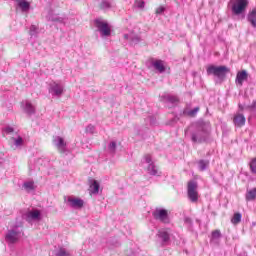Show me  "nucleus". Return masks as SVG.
I'll return each mask as SVG.
<instances>
[{
  "label": "nucleus",
  "mask_w": 256,
  "mask_h": 256,
  "mask_svg": "<svg viewBox=\"0 0 256 256\" xmlns=\"http://www.w3.org/2000/svg\"><path fill=\"white\" fill-rule=\"evenodd\" d=\"M239 109H241V111H243V109H252V110H256V100H254L252 102V104H239Z\"/></svg>",
  "instance_id": "27"
},
{
  "label": "nucleus",
  "mask_w": 256,
  "mask_h": 256,
  "mask_svg": "<svg viewBox=\"0 0 256 256\" xmlns=\"http://www.w3.org/2000/svg\"><path fill=\"white\" fill-rule=\"evenodd\" d=\"M68 203L69 206L72 207L73 209H81L83 208V205H85V201L81 198H68Z\"/></svg>",
  "instance_id": "13"
},
{
  "label": "nucleus",
  "mask_w": 256,
  "mask_h": 256,
  "mask_svg": "<svg viewBox=\"0 0 256 256\" xmlns=\"http://www.w3.org/2000/svg\"><path fill=\"white\" fill-rule=\"evenodd\" d=\"M185 223L191 225L193 222L191 221V218H185Z\"/></svg>",
  "instance_id": "42"
},
{
  "label": "nucleus",
  "mask_w": 256,
  "mask_h": 256,
  "mask_svg": "<svg viewBox=\"0 0 256 256\" xmlns=\"http://www.w3.org/2000/svg\"><path fill=\"white\" fill-rule=\"evenodd\" d=\"M165 12V7L160 6L156 9V15H161V13Z\"/></svg>",
  "instance_id": "39"
},
{
  "label": "nucleus",
  "mask_w": 256,
  "mask_h": 256,
  "mask_svg": "<svg viewBox=\"0 0 256 256\" xmlns=\"http://www.w3.org/2000/svg\"><path fill=\"white\" fill-rule=\"evenodd\" d=\"M23 226L21 225H14L5 234V241L9 247L11 245H16V243H19L21 240V237H23Z\"/></svg>",
  "instance_id": "2"
},
{
  "label": "nucleus",
  "mask_w": 256,
  "mask_h": 256,
  "mask_svg": "<svg viewBox=\"0 0 256 256\" xmlns=\"http://www.w3.org/2000/svg\"><path fill=\"white\" fill-rule=\"evenodd\" d=\"M242 217L243 215H241V213H235L231 219V223H233V225H239V223H241Z\"/></svg>",
  "instance_id": "28"
},
{
  "label": "nucleus",
  "mask_w": 256,
  "mask_h": 256,
  "mask_svg": "<svg viewBox=\"0 0 256 256\" xmlns=\"http://www.w3.org/2000/svg\"><path fill=\"white\" fill-rule=\"evenodd\" d=\"M199 106L193 108V109H189V108H185L183 110L182 115H185L186 117H197V114L199 113Z\"/></svg>",
  "instance_id": "19"
},
{
  "label": "nucleus",
  "mask_w": 256,
  "mask_h": 256,
  "mask_svg": "<svg viewBox=\"0 0 256 256\" xmlns=\"http://www.w3.org/2000/svg\"><path fill=\"white\" fill-rule=\"evenodd\" d=\"M164 102L168 103L167 107H173L176 103L179 102V98H177V97H166V98H164Z\"/></svg>",
  "instance_id": "23"
},
{
  "label": "nucleus",
  "mask_w": 256,
  "mask_h": 256,
  "mask_svg": "<svg viewBox=\"0 0 256 256\" xmlns=\"http://www.w3.org/2000/svg\"><path fill=\"white\" fill-rule=\"evenodd\" d=\"M135 133L137 135V137H143V130H139V128H136L135 129Z\"/></svg>",
  "instance_id": "41"
},
{
  "label": "nucleus",
  "mask_w": 256,
  "mask_h": 256,
  "mask_svg": "<svg viewBox=\"0 0 256 256\" xmlns=\"http://www.w3.org/2000/svg\"><path fill=\"white\" fill-rule=\"evenodd\" d=\"M248 22L254 29H256V9H253L251 12L248 13L247 16Z\"/></svg>",
  "instance_id": "20"
},
{
  "label": "nucleus",
  "mask_w": 256,
  "mask_h": 256,
  "mask_svg": "<svg viewBox=\"0 0 256 256\" xmlns=\"http://www.w3.org/2000/svg\"><path fill=\"white\" fill-rule=\"evenodd\" d=\"M135 5H136V7H138V9H143L145 7V1H143V0H136L135 1Z\"/></svg>",
  "instance_id": "37"
},
{
  "label": "nucleus",
  "mask_w": 256,
  "mask_h": 256,
  "mask_svg": "<svg viewBox=\"0 0 256 256\" xmlns=\"http://www.w3.org/2000/svg\"><path fill=\"white\" fill-rule=\"evenodd\" d=\"M23 187L26 191H34L35 190V182L28 181L23 184Z\"/></svg>",
  "instance_id": "29"
},
{
  "label": "nucleus",
  "mask_w": 256,
  "mask_h": 256,
  "mask_svg": "<svg viewBox=\"0 0 256 256\" xmlns=\"http://www.w3.org/2000/svg\"><path fill=\"white\" fill-rule=\"evenodd\" d=\"M209 160H199L198 161V169L199 171H207V168L209 167Z\"/></svg>",
  "instance_id": "21"
},
{
  "label": "nucleus",
  "mask_w": 256,
  "mask_h": 256,
  "mask_svg": "<svg viewBox=\"0 0 256 256\" xmlns=\"http://www.w3.org/2000/svg\"><path fill=\"white\" fill-rule=\"evenodd\" d=\"M250 171L253 175H256V158H253L249 163Z\"/></svg>",
  "instance_id": "33"
},
{
  "label": "nucleus",
  "mask_w": 256,
  "mask_h": 256,
  "mask_svg": "<svg viewBox=\"0 0 256 256\" xmlns=\"http://www.w3.org/2000/svg\"><path fill=\"white\" fill-rule=\"evenodd\" d=\"M53 143L55 147H57L59 153H65V151H67V143L61 136H55L53 138Z\"/></svg>",
  "instance_id": "12"
},
{
  "label": "nucleus",
  "mask_w": 256,
  "mask_h": 256,
  "mask_svg": "<svg viewBox=\"0 0 256 256\" xmlns=\"http://www.w3.org/2000/svg\"><path fill=\"white\" fill-rule=\"evenodd\" d=\"M199 185L195 180L188 182L187 195L191 203H197L199 201V192L197 191Z\"/></svg>",
  "instance_id": "7"
},
{
  "label": "nucleus",
  "mask_w": 256,
  "mask_h": 256,
  "mask_svg": "<svg viewBox=\"0 0 256 256\" xmlns=\"http://www.w3.org/2000/svg\"><path fill=\"white\" fill-rule=\"evenodd\" d=\"M16 147H20V145H23V138L21 137H18L16 140H15V143Z\"/></svg>",
  "instance_id": "38"
},
{
  "label": "nucleus",
  "mask_w": 256,
  "mask_h": 256,
  "mask_svg": "<svg viewBox=\"0 0 256 256\" xmlns=\"http://www.w3.org/2000/svg\"><path fill=\"white\" fill-rule=\"evenodd\" d=\"M55 256H73L67 249L60 247L56 252Z\"/></svg>",
  "instance_id": "26"
},
{
  "label": "nucleus",
  "mask_w": 256,
  "mask_h": 256,
  "mask_svg": "<svg viewBox=\"0 0 256 256\" xmlns=\"http://www.w3.org/2000/svg\"><path fill=\"white\" fill-rule=\"evenodd\" d=\"M100 9H103L104 11H106V9H111V3L109 1H102Z\"/></svg>",
  "instance_id": "35"
},
{
  "label": "nucleus",
  "mask_w": 256,
  "mask_h": 256,
  "mask_svg": "<svg viewBox=\"0 0 256 256\" xmlns=\"http://www.w3.org/2000/svg\"><path fill=\"white\" fill-rule=\"evenodd\" d=\"M6 131H7V133H13V128L12 127H7Z\"/></svg>",
  "instance_id": "43"
},
{
  "label": "nucleus",
  "mask_w": 256,
  "mask_h": 256,
  "mask_svg": "<svg viewBox=\"0 0 256 256\" xmlns=\"http://www.w3.org/2000/svg\"><path fill=\"white\" fill-rule=\"evenodd\" d=\"M50 93H52V95H61L63 93V86L53 82L52 84H50Z\"/></svg>",
  "instance_id": "16"
},
{
  "label": "nucleus",
  "mask_w": 256,
  "mask_h": 256,
  "mask_svg": "<svg viewBox=\"0 0 256 256\" xmlns=\"http://www.w3.org/2000/svg\"><path fill=\"white\" fill-rule=\"evenodd\" d=\"M130 43H131V45H137V44L141 43V37L132 33V36L130 38Z\"/></svg>",
  "instance_id": "32"
},
{
  "label": "nucleus",
  "mask_w": 256,
  "mask_h": 256,
  "mask_svg": "<svg viewBox=\"0 0 256 256\" xmlns=\"http://www.w3.org/2000/svg\"><path fill=\"white\" fill-rule=\"evenodd\" d=\"M220 237H221V231L220 230H214L212 232L211 241H219Z\"/></svg>",
  "instance_id": "34"
},
{
  "label": "nucleus",
  "mask_w": 256,
  "mask_h": 256,
  "mask_svg": "<svg viewBox=\"0 0 256 256\" xmlns=\"http://www.w3.org/2000/svg\"><path fill=\"white\" fill-rule=\"evenodd\" d=\"M86 133H89L90 135H93L95 133V126L92 124H89L86 127Z\"/></svg>",
  "instance_id": "36"
},
{
  "label": "nucleus",
  "mask_w": 256,
  "mask_h": 256,
  "mask_svg": "<svg viewBox=\"0 0 256 256\" xmlns=\"http://www.w3.org/2000/svg\"><path fill=\"white\" fill-rule=\"evenodd\" d=\"M22 219L27 221V223L39 221L41 219V212L39 210L28 211L22 215Z\"/></svg>",
  "instance_id": "10"
},
{
  "label": "nucleus",
  "mask_w": 256,
  "mask_h": 256,
  "mask_svg": "<svg viewBox=\"0 0 256 256\" xmlns=\"http://www.w3.org/2000/svg\"><path fill=\"white\" fill-rule=\"evenodd\" d=\"M245 116L243 114H236L233 118L235 127H243L245 125Z\"/></svg>",
  "instance_id": "17"
},
{
  "label": "nucleus",
  "mask_w": 256,
  "mask_h": 256,
  "mask_svg": "<svg viewBox=\"0 0 256 256\" xmlns=\"http://www.w3.org/2000/svg\"><path fill=\"white\" fill-rule=\"evenodd\" d=\"M239 256H248L246 252L239 254Z\"/></svg>",
  "instance_id": "44"
},
{
  "label": "nucleus",
  "mask_w": 256,
  "mask_h": 256,
  "mask_svg": "<svg viewBox=\"0 0 256 256\" xmlns=\"http://www.w3.org/2000/svg\"><path fill=\"white\" fill-rule=\"evenodd\" d=\"M152 67H154V69L158 71V73H165V62H163V60L153 61Z\"/></svg>",
  "instance_id": "18"
},
{
  "label": "nucleus",
  "mask_w": 256,
  "mask_h": 256,
  "mask_svg": "<svg viewBox=\"0 0 256 256\" xmlns=\"http://www.w3.org/2000/svg\"><path fill=\"white\" fill-rule=\"evenodd\" d=\"M20 107L26 115H35L37 113V102L35 100L31 101L29 99H26L21 102Z\"/></svg>",
  "instance_id": "9"
},
{
  "label": "nucleus",
  "mask_w": 256,
  "mask_h": 256,
  "mask_svg": "<svg viewBox=\"0 0 256 256\" xmlns=\"http://www.w3.org/2000/svg\"><path fill=\"white\" fill-rule=\"evenodd\" d=\"M230 3H232L231 10L233 15H243L245 9H247V5H249L248 0H231Z\"/></svg>",
  "instance_id": "8"
},
{
  "label": "nucleus",
  "mask_w": 256,
  "mask_h": 256,
  "mask_svg": "<svg viewBox=\"0 0 256 256\" xmlns=\"http://www.w3.org/2000/svg\"><path fill=\"white\" fill-rule=\"evenodd\" d=\"M256 199V188L248 190L246 193V201H253Z\"/></svg>",
  "instance_id": "25"
},
{
  "label": "nucleus",
  "mask_w": 256,
  "mask_h": 256,
  "mask_svg": "<svg viewBox=\"0 0 256 256\" xmlns=\"http://www.w3.org/2000/svg\"><path fill=\"white\" fill-rule=\"evenodd\" d=\"M108 151L112 155H115V151H117V142L116 141H112V142L109 143Z\"/></svg>",
  "instance_id": "30"
},
{
  "label": "nucleus",
  "mask_w": 256,
  "mask_h": 256,
  "mask_svg": "<svg viewBox=\"0 0 256 256\" xmlns=\"http://www.w3.org/2000/svg\"><path fill=\"white\" fill-rule=\"evenodd\" d=\"M152 216L155 221H159V223H163L164 225H169L171 223V217H169V211L165 208H156L152 212Z\"/></svg>",
  "instance_id": "4"
},
{
  "label": "nucleus",
  "mask_w": 256,
  "mask_h": 256,
  "mask_svg": "<svg viewBox=\"0 0 256 256\" xmlns=\"http://www.w3.org/2000/svg\"><path fill=\"white\" fill-rule=\"evenodd\" d=\"M249 79V73H247L246 70H242L237 73L235 83L236 85H240V87L243 86V82L247 81Z\"/></svg>",
  "instance_id": "14"
},
{
  "label": "nucleus",
  "mask_w": 256,
  "mask_h": 256,
  "mask_svg": "<svg viewBox=\"0 0 256 256\" xmlns=\"http://www.w3.org/2000/svg\"><path fill=\"white\" fill-rule=\"evenodd\" d=\"M90 193L93 195H97V193H99V182H97V180H94L90 185Z\"/></svg>",
  "instance_id": "24"
},
{
  "label": "nucleus",
  "mask_w": 256,
  "mask_h": 256,
  "mask_svg": "<svg viewBox=\"0 0 256 256\" xmlns=\"http://www.w3.org/2000/svg\"><path fill=\"white\" fill-rule=\"evenodd\" d=\"M144 163L147 164L146 171L148 175H152V177H161V171L159 170V167L155 165V162H153L151 155L147 154L144 156Z\"/></svg>",
  "instance_id": "5"
},
{
  "label": "nucleus",
  "mask_w": 256,
  "mask_h": 256,
  "mask_svg": "<svg viewBox=\"0 0 256 256\" xmlns=\"http://www.w3.org/2000/svg\"><path fill=\"white\" fill-rule=\"evenodd\" d=\"M188 130L191 131V141L193 143H204L209 138L211 123L200 120L192 124Z\"/></svg>",
  "instance_id": "1"
},
{
  "label": "nucleus",
  "mask_w": 256,
  "mask_h": 256,
  "mask_svg": "<svg viewBox=\"0 0 256 256\" xmlns=\"http://www.w3.org/2000/svg\"><path fill=\"white\" fill-rule=\"evenodd\" d=\"M95 27L98 29L101 37H110L111 36V27L109 23L103 20V18H97L94 20Z\"/></svg>",
  "instance_id": "6"
},
{
  "label": "nucleus",
  "mask_w": 256,
  "mask_h": 256,
  "mask_svg": "<svg viewBox=\"0 0 256 256\" xmlns=\"http://www.w3.org/2000/svg\"><path fill=\"white\" fill-rule=\"evenodd\" d=\"M38 33H39V28L35 25H31L29 30L30 37H37Z\"/></svg>",
  "instance_id": "31"
},
{
  "label": "nucleus",
  "mask_w": 256,
  "mask_h": 256,
  "mask_svg": "<svg viewBox=\"0 0 256 256\" xmlns=\"http://www.w3.org/2000/svg\"><path fill=\"white\" fill-rule=\"evenodd\" d=\"M132 35H133V33L124 34V35H123V39H125V41H131Z\"/></svg>",
  "instance_id": "40"
},
{
  "label": "nucleus",
  "mask_w": 256,
  "mask_h": 256,
  "mask_svg": "<svg viewBox=\"0 0 256 256\" xmlns=\"http://www.w3.org/2000/svg\"><path fill=\"white\" fill-rule=\"evenodd\" d=\"M15 1L17 7H19L22 13H27L31 9V4L27 0H13Z\"/></svg>",
  "instance_id": "15"
},
{
  "label": "nucleus",
  "mask_w": 256,
  "mask_h": 256,
  "mask_svg": "<svg viewBox=\"0 0 256 256\" xmlns=\"http://www.w3.org/2000/svg\"><path fill=\"white\" fill-rule=\"evenodd\" d=\"M47 19L48 21H53L54 23H63V18L57 16V14L49 13Z\"/></svg>",
  "instance_id": "22"
},
{
  "label": "nucleus",
  "mask_w": 256,
  "mask_h": 256,
  "mask_svg": "<svg viewBox=\"0 0 256 256\" xmlns=\"http://www.w3.org/2000/svg\"><path fill=\"white\" fill-rule=\"evenodd\" d=\"M157 237L161 243V245H169L171 241V233L167 229H160L157 233Z\"/></svg>",
  "instance_id": "11"
},
{
  "label": "nucleus",
  "mask_w": 256,
  "mask_h": 256,
  "mask_svg": "<svg viewBox=\"0 0 256 256\" xmlns=\"http://www.w3.org/2000/svg\"><path fill=\"white\" fill-rule=\"evenodd\" d=\"M207 75H214V77H217L220 81H223L225 77H227L228 73H231V69L227 66H215L210 65L206 69Z\"/></svg>",
  "instance_id": "3"
},
{
  "label": "nucleus",
  "mask_w": 256,
  "mask_h": 256,
  "mask_svg": "<svg viewBox=\"0 0 256 256\" xmlns=\"http://www.w3.org/2000/svg\"><path fill=\"white\" fill-rule=\"evenodd\" d=\"M178 119H179V118L175 117V118H174V121H177Z\"/></svg>",
  "instance_id": "45"
}]
</instances>
